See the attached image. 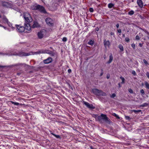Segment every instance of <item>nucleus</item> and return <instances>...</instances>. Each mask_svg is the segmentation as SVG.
Segmentation results:
<instances>
[{
  "instance_id": "1",
  "label": "nucleus",
  "mask_w": 149,
  "mask_h": 149,
  "mask_svg": "<svg viewBox=\"0 0 149 149\" xmlns=\"http://www.w3.org/2000/svg\"><path fill=\"white\" fill-rule=\"evenodd\" d=\"M92 92L95 95L98 96H106V94L100 90L97 89H93L92 90Z\"/></svg>"
},
{
  "instance_id": "2",
  "label": "nucleus",
  "mask_w": 149,
  "mask_h": 149,
  "mask_svg": "<svg viewBox=\"0 0 149 149\" xmlns=\"http://www.w3.org/2000/svg\"><path fill=\"white\" fill-rule=\"evenodd\" d=\"M23 17L25 21L27 22H32V19L29 13H24L23 14Z\"/></svg>"
},
{
  "instance_id": "3",
  "label": "nucleus",
  "mask_w": 149,
  "mask_h": 149,
  "mask_svg": "<svg viewBox=\"0 0 149 149\" xmlns=\"http://www.w3.org/2000/svg\"><path fill=\"white\" fill-rule=\"evenodd\" d=\"M2 5L4 7L7 8H13L14 6L11 2L2 1Z\"/></svg>"
},
{
  "instance_id": "4",
  "label": "nucleus",
  "mask_w": 149,
  "mask_h": 149,
  "mask_svg": "<svg viewBox=\"0 0 149 149\" xmlns=\"http://www.w3.org/2000/svg\"><path fill=\"white\" fill-rule=\"evenodd\" d=\"M95 116L96 117L97 116V119L100 122H102V120L107 122L108 121V118L105 114H102L100 116H98L97 115Z\"/></svg>"
},
{
  "instance_id": "5",
  "label": "nucleus",
  "mask_w": 149,
  "mask_h": 149,
  "mask_svg": "<svg viewBox=\"0 0 149 149\" xmlns=\"http://www.w3.org/2000/svg\"><path fill=\"white\" fill-rule=\"evenodd\" d=\"M46 24L50 26H53L54 25V21L49 17L45 19Z\"/></svg>"
},
{
  "instance_id": "6",
  "label": "nucleus",
  "mask_w": 149,
  "mask_h": 149,
  "mask_svg": "<svg viewBox=\"0 0 149 149\" xmlns=\"http://www.w3.org/2000/svg\"><path fill=\"white\" fill-rule=\"evenodd\" d=\"M2 21L3 22L5 23H7L9 26V27H11L13 30L15 28L14 27H13L12 24L8 22V19L6 17H4L3 18Z\"/></svg>"
},
{
  "instance_id": "7",
  "label": "nucleus",
  "mask_w": 149,
  "mask_h": 149,
  "mask_svg": "<svg viewBox=\"0 0 149 149\" xmlns=\"http://www.w3.org/2000/svg\"><path fill=\"white\" fill-rule=\"evenodd\" d=\"M17 31L19 32H23L24 31L25 28L23 26H21L19 25H16Z\"/></svg>"
},
{
  "instance_id": "8",
  "label": "nucleus",
  "mask_w": 149,
  "mask_h": 149,
  "mask_svg": "<svg viewBox=\"0 0 149 149\" xmlns=\"http://www.w3.org/2000/svg\"><path fill=\"white\" fill-rule=\"evenodd\" d=\"M46 31L45 30H42L40 32H38V38L40 39L42 38L44 36V35L46 33Z\"/></svg>"
},
{
  "instance_id": "9",
  "label": "nucleus",
  "mask_w": 149,
  "mask_h": 149,
  "mask_svg": "<svg viewBox=\"0 0 149 149\" xmlns=\"http://www.w3.org/2000/svg\"><path fill=\"white\" fill-rule=\"evenodd\" d=\"M38 10L42 13H46V12L43 6L40 5V6L38 7Z\"/></svg>"
},
{
  "instance_id": "10",
  "label": "nucleus",
  "mask_w": 149,
  "mask_h": 149,
  "mask_svg": "<svg viewBox=\"0 0 149 149\" xmlns=\"http://www.w3.org/2000/svg\"><path fill=\"white\" fill-rule=\"evenodd\" d=\"M104 47L106 48L107 47H109L110 46V42L109 40L107 41L105 39L104 40Z\"/></svg>"
},
{
  "instance_id": "11",
  "label": "nucleus",
  "mask_w": 149,
  "mask_h": 149,
  "mask_svg": "<svg viewBox=\"0 0 149 149\" xmlns=\"http://www.w3.org/2000/svg\"><path fill=\"white\" fill-rule=\"evenodd\" d=\"M52 59L51 57H48L47 59L44 60L43 62L45 64H48L52 62Z\"/></svg>"
},
{
  "instance_id": "12",
  "label": "nucleus",
  "mask_w": 149,
  "mask_h": 149,
  "mask_svg": "<svg viewBox=\"0 0 149 149\" xmlns=\"http://www.w3.org/2000/svg\"><path fill=\"white\" fill-rule=\"evenodd\" d=\"M83 104L89 108L92 109L94 108L93 105L92 104H90L88 102L84 101Z\"/></svg>"
},
{
  "instance_id": "13",
  "label": "nucleus",
  "mask_w": 149,
  "mask_h": 149,
  "mask_svg": "<svg viewBox=\"0 0 149 149\" xmlns=\"http://www.w3.org/2000/svg\"><path fill=\"white\" fill-rule=\"evenodd\" d=\"M49 50L47 49L42 50L35 52L36 54H38L40 53H47V54Z\"/></svg>"
},
{
  "instance_id": "14",
  "label": "nucleus",
  "mask_w": 149,
  "mask_h": 149,
  "mask_svg": "<svg viewBox=\"0 0 149 149\" xmlns=\"http://www.w3.org/2000/svg\"><path fill=\"white\" fill-rule=\"evenodd\" d=\"M39 6V5L37 4H35L31 6V8L33 10H37L38 9V7Z\"/></svg>"
},
{
  "instance_id": "15",
  "label": "nucleus",
  "mask_w": 149,
  "mask_h": 149,
  "mask_svg": "<svg viewBox=\"0 0 149 149\" xmlns=\"http://www.w3.org/2000/svg\"><path fill=\"white\" fill-rule=\"evenodd\" d=\"M18 55L19 56H29L30 55V54L29 53H25L24 52H20L18 53Z\"/></svg>"
},
{
  "instance_id": "16",
  "label": "nucleus",
  "mask_w": 149,
  "mask_h": 149,
  "mask_svg": "<svg viewBox=\"0 0 149 149\" xmlns=\"http://www.w3.org/2000/svg\"><path fill=\"white\" fill-rule=\"evenodd\" d=\"M25 29H26L28 31H30L31 30V26L30 24L28 23H27L25 24Z\"/></svg>"
},
{
  "instance_id": "17",
  "label": "nucleus",
  "mask_w": 149,
  "mask_h": 149,
  "mask_svg": "<svg viewBox=\"0 0 149 149\" xmlns=\"http://www.w3.org/2000/svg\"><path fill=\"white\" fill-rule=\"evenodd\" d=\"M137 3L140 8H142L143 6V3L141 0H137Z\"/></svg>"
},
{
  "instance_id": "18",
  "label": "nucleus",
  "mask_w": 149,
  "mask_h": 149,
  "mask_svg": "<svg viewBox=\"0 0 149 149\" xmlns=\"http://www.w3.org/2000/svg\"><path fill=\"white\" fill-rule=\"evenodd\" d=\"M113 60V57L112 54V53H110L109 56V61L107 62V63L110 64V63Z\"/></svg>"
},
{
  "instance_id": "19",
  "label": "nucleus",
  "mask_w": 149,
  "mask_h": 149,
  "mask_svg": "<svg viewBox=\"0 0 149 149\" xmlns=\"http://www.w3.org/2000/svg\"><path fill=\"white\" fill-rule=\"evenodd\" d=\"M40 26V25L37 22H34L32 26L33 28L38 27Z\"/></svg>"
},
{
  "instance_id": "20",
  "label": "nucleus",
  "mask_w": 149,
  "mask_h": 149,
  "mask_svg": "<svg viewBox=\"0 0 149 149\" xmlns=\"http://www.w3.org/2000/svg\"><path fill=\"white\" fill-rule=\"evenodd\" d=\"M94 44V41L92 40H90L88 42V44L91 45H93Z\"/></svg>"
},
{
  "instance_id": "21",
  "label": "nucleus",
  "mask_w": 149,
  "mask_h": 149,
  "mask_svg": "<svg viewBox=\"0 0 149 149\" xmlns=\"http://www.w3.org/2000/svg\"><path fill=\"white\" fill-rule=\"evenodd\" d=\"M118 47L121 51H123V47L122 45H119L118 46Z\"/></svg>"
},
{
  "instance_id": "22",
  "label": "nucleus",
  "mask_w": 149,
  "mask_h": 149,
  "mask_svg": "<svg viewBox=\"0 0 149 149\" xmlns=\"http://www.w3.org/2000/svg\"><path fill=\"white\" fill-rule=\"evenodd\" d=\"M143 61L145 65L146 66H148L149 65V63L145 59L143 60Z\"/></svg>"
},
{
  "instance_id": "23",
  "label": "nucleus",
  "mask_w": 149,
  "mask_h": 149,
  "mask_svg": "<svg viewBox=\"0 0 149 149\" xmlns=\"http://www.w3.org/2000/svg\"><path fill=\"white\" fill-rule=\"evenodd\" d=\"M144 84L146 88L148 89H149V84L146 81H145Z\"/></svg>"
},
{
  "instance_id": "24",
  "label": "nucleus",
  "mask_w": 149,
  "mask_h": 149,
  "mask_svg": "<svg viewBox=\"0 0 149 149\" xmlns=\"http://www.w3.org/2000/svg\"><path fill=\"white\" fill-rule=\"evenodd\" d=\"M47 54L51 55V56H53L54 55V52L51 51H50L49 50Z\"/></svg>"
},
{
  "instance_id": "25",
  "label": "nucleus",
  "mask_w": 149,
  "mask_h": 149,
  "mask_svg": "<svg viewBox=\"0 0 149 149\" xmlns=\"http://www.w3.org/2000/svg\"><path fill=\"white\" fill-rule=\"evenodd\" d=\"M112 115L113 116L116 117V118L118 119H119L120 118V117L118 116L115 113H113L112 114Z\"/></svg>"
},
{
  "instance_id": "26",
  "label": "nucleus",
  "mask_w": 149,
  "mask_h": 149,
  "mask_svg": "<svg viewBox=\"0 0 149 149\" xmlns=\"http://www.w3.org/2000/svg\"><path fill=\"white\" fill-rule=\"evenodd\" d=\"M114 4L112 3H110L108 5V7L109 8H111L114 6Z\"/></svg>"
},
{
  "instance_id": "27",
  "label": "nucleus",
  "mask_w": 149,
  "mask_h": 149,
  "mask_svg": "<svg viewBox=\"0 0 149 149\" xmlns=\"http://www.w3.org/2000/svg\"><path fill=\"white\" fill-rule=\"evenodd\" d=\"M134 12L132 10H131L129 12L128 14L130 15H132L134 14Z\"/></svg>"
},
{
  "instance_id": "28",
  "label": "nucleus",
  "mask_w": 149,
  "mask_h": 149,
  "mask_svg": "<svg viewBox=\"0 0 149 149\" xmlns=\"http://www.w3.org/2000/svg\"><path fill=\"white\" fill-rule=\"evenodd\" d=\"M132 111L134 112L135 113H137L138 112H141V110H132Z\"/></svg>"
},
{
  "instance_id": "29",
  "label": "nucleus",
  "mask_w": 149,
  "mask_h": 149,
  "mask_svg": "<svg viewBox=\"0 0 149 149\" xmlns=\"http://www.w3.org/2000/svg\"><path fill=\"white\" fill-rule=\"evenodd\" d=\"M120 78L121 79L122 81V82H121L122 84H124L125 83V79L124 77H120Z\"/></svg>"
},
{
  "instance_id": "30",
  "label": "nucleus",
  "mask_w": 149,
  "mask_h": 149,
  "mask_svg": "<svg viewBox=\"0 0 149 149\" xmlns=\"http://www.w3.org/2000/svg\"><path fill=\"white\" fill-rule=\"evenodd\" d=\"M52 134L55 137H56L57 138H60V136L59 135H56L55 134L52 133Z\"/></svg>"
},
{
  "instance_id": "31",
  "label": "nucleus",
  "mask_w": 149,
  "mask_h": 149,
  "mask_svg": "<svg viewBox=\"0 0 149 149\" xmlns=\"http://www.w3.org/2000/svg\"><path fill=\"white\" fill-rule=\"evenodd\" d=\"M11 102L12 104H14L15 105H18L19 104V103L17 102H15L13 101H11Z\"/></svg>"
},
{
  "instance_id": "32",
  "label": "nucleus",
  "mask_w": 149,
  "mask_h": 149,
  "mask_svg": "<svg viewBox=\"0 0 149 149\" xmlns=\"http://www.w3.org/2000/svg\"><path fill=\"white\" fill-rule=\"evenodd\" d=\"M16 65H22V66H23L24 67H25L26 66V65L25 64L18 63V64H17Z\"/></svg>"
},
{
  "instance_id": "33",
  "label": "nucleus",
  "mask_w": 149,
  "mask_h": 149,
  "mask_svg": "<svg viewBox=\"0 0 149 149\" xmlns=\"http://www.w3.org/2000/svg\"><path fill=\"white\" fill-rule=\"evenodd\" d=\"M0 54L3 55H10L11 54H9L8 53H3L2 52H0Z\"/></svg>"
},
{
  "instance_id": "34",
  "label": "nucleus",
  "mask_w": 149,
  "mask_h": 149,
  "mask_svg": "<svg viewBox=\"0 0 149 149\" xmlns=\"http://www.w3.org/2000/svg\"><path fill=\"white\" fill-rule=\"evenodd\" d=\"M67 40V38L66 37H63L62 39V41L63 42H66Z\"/></svg>"
},
{
  "instance_id": "35",
  "label": "nucleus",
  "mask_w": 149,
  "mask_h": 149,
  "mask_svg": "<svg viewBox=\"0 0 149 149\" xmlns=\"http://www.w3.org/2000/svg\"><path fill=\"white\" fill-rule=\"evenodd\" d=\"M141 93L143 95H144L145 93L143 89H142L140 90Z\"/></svg>"
},
{
  "instance_id": "36",
  "label": "nucleus",
  "mask_w": 149,
  "mask_h": 149,
  "mask_svg": "<svg viewBox=\"0 0 149 149\" xmlns=\"http://www.w3.org/2000/svg\"><path fill=\"white\" fill-rule=\"evenodd\" d=\"M125 118L126 120H130V118L129 116H125Z\"/></svg>"
},
{
  "instance_id": "37",
  "label": "nucleus",
  "mask_w": 149,
  "mask_h": 149,
  "mask_svg": "<svg viewBox=\"0 0 149 149\" xmlns=\"http://www.w3.org/2000/svg\"><path fill=\"white\" fill-rule=\"evenodd\" d=\"M131 46L134 49L135 47V44L134 43H133L132 44Z\"/></svg>"
},
{
  "instance_id": "38",
  "label": "nucleus",
  "mask_w": 149,
  "mask_h": 149,
  "mask_svg": "<svg viewBox=\"0 0 149 149\" xmlns=\"http://www.w3.org/2000/svg\"><path fill=\"white\" fill-rule=\"evenodd\" d=\"M128 91L130 93H133V91L131 88L129 89Z\"/></svg>"
},
{
  "instance_id": "39",
  "label": "nucleus",
  "mask_w": 149,
  "mask_h": 149,
  "mask_svg": "<svg viewBox=\"0 0 149 149\" xmlns=\"http://www.w3.org/2000/svg\"><path fill=\"white\" fill-rule=\"evenodd\" d=\"M116 96V95L115 93H113L112 95L111 96V97L112 98H114Z\"/></svg>"
},
{
  "instance_id": "40",
  "label": "nucleus",
  "mask_w": 149,
  "mask_h": 149,
  "mask_svg": "<svg viewBox=\"0 0 149 149\" xmlns=\"http://www.w3.org/2000/svg\"><path fill=\"white\" fill-rule=\"evenodd\" d=\"M89 11L91 12H93L94 11V10L93 9V8H90V9H89Z\"/></svg>"
},
{
  "instance_id": "41",
  "label": "nucleus",
  "mask_w": 149,
  "mask_h": 149,
  "mask_svg": "<svg viewBox=\"0 0 149 149\" xmlns=\"http://www.w3.org/2000/svg\"><path fill=\"white\" fill-rule=\"evenodd\" d=\"M125 41L127 42H128L129 41V38L127 37H126L125 38Z\"/></svg>"
},
{
  "instance_id": "42",
  "label": "nucleus",
  "mask_w": 149,
  "mask_h": 149,
  "mask_svg": "<svg viewBox=\"0 0 149 149\" xmlns=\"http://www.w3.org/2000/svg\"><path fill=\"white\" fill-rule=\"evenodd\" d=\"M132 74L134 75H136V73L135 71L133 70L132 71Z\"/></svg>"
},
{
  "instance_id": "43",
  "label": "nucleus",
  "mask_w": 149,
  "mask_h": 149,
  "mask_svg": "<svg viewBox=\"0 0 149 149\" xmlns=\"http://www.w3.org/2000/svg\"><path fill=\"white\" fill-rule=\"evenodd\" d=\"M136 40H139L140 39L139 36H138L137 35L136 37Z\"/></svg>"
},
{
  "instance_id": "44",
  "label": "nucleus",
  "mask_w": 149,
  "mask_h": 149,
  "mask_svg": "<svg viewBox=\"0 0 149 149\" xmlns=\"http://www.w3.org/2000/svg\"><path fill=\"white\" fill-rule=\"evenodd\" d=\"M146 75L147 77L149 79V72H146Z\"/></svg>"
},
{
  "instance_id": "45",
  "label": "nucleus",
  "mask_w": 149,
  "mask_h": 149,
  "mask_svg": "<svg viewBox=\"0 0 149 149\" xmlns=\"http://www.w3.org/2000/svg\"><path fill=\"white\" fill-rule=\"evenodd\" d=\"M101 73L100 74V76H102V75L103 74V70H101Z\"/></svg>"
},
{
  "instance_id": "46",
  "label": "nucleus",
  "mask_w": 149,
  "mask_h": 149,
  "mask_svg": "<svg viewBox=\"0 0 149 149\" xmlns=\"http://www.w3.org/2000/svg\"><path fill=\"white\" fill-rule=\"evenodd\" d=\"M143 31H144L147 34H149V32L146 30H143Z\"/></svg>"
},
{
  "instance_id": "47",
  "label": "nucleus",
  "mask_w": 149,
  "mask_h": 149,
  "mask_svg": "<svg viewBox=\"0 0 149 149\" xmlns=\"http://www.w3.org/2000/svg\"><path fill=\"white\" fill-rule=\"evenodd\" d=\"M118 33H120L121 32V29H118Z\"/></svg>"
},
{
  "instance_id": "48",
  "label": "nucleus",
  "mask_w": 149,
  "mask_h": 149,
  "mask_svg": "<svg viewBox=\"0 0 149 149\" xmlns=\"http://www.w3.org/2000/svg\"><path fill=\"white\" fill-rule=\"evenodd\" d=\"M110 35L111 36H114V33H113V32H111L110 33Z\"/></svg>"
},
{
  "instance_id": "49",
  "label": "nucleus",
  "mask_w": 149,
  "mask_h": 149,
  "mask_svg": "<svg viewBox=\"0 0 149 149\" xmlns=\"http://www.w3.org/2000/svg\"><path fill=\"white\" fill-rule=\"evenodd\" d=\"M68 72L69 73H70L71 72V70L70 69H69L68 70Z\"/></svg>"
},
{
  "instance_id": "50",
  "label": "nucleus",
  "mask_w": 149,
  "mask_h": 149,
  "mask_svg": "<svg viewBox=\"0 0 149 149\" xmlns=\"http://www.w3.org/2000/svg\"><path fill=\"white\" fill-rule=\"evenodd\" d=\"M22 73V72H18L17 73V75L19 76Z\"/></svg>"
},
{
  "instance_id": "51",
  "label": "nucleus",
  "mask_w": 149,
  "mask_h": 149,
  "mask_svg": "<svg viewBox=\"0 0 149 149\" xmlns=\"http://www.w3.org/2000/svg\"><path fill=\"white\" fill-rule=\"evenodd\" d=\"M116 26L117 28H118L119 27V24H117L116 25Z\"/></svg>"
},
{
  "instance_id": "52",
  "label": "nucleus",
  "mask_w": 149,
  "mask_h": 149,
  "mask_svg": "<svg viewBox=\"0 0 149 149\" xmlns=\"http://www.w3.org/2000/svg\"><path fill=\"white\" fill-rule=\"evenodd\" d=\"M139 45V46L140 47H142V44L140 43Z\"/></svg>"
},
{
  "instance_id": "53",
  "label": "nucleus",
  "mask_w": 149,
  "mask_h": 149,
  "mask_svg": "<svg viewBox=\"0 0 149 149\" xmlns=\"http://www.w3.org/2000/svg\"><path fill=\"white\" fill-rule=\"evenodd\" d=\"M107 79H109V75H107Z\"/></svg>"
},
{
  "instance_id": "54",
  "label": "nucleus",
  "mask_w": 149,
  "mask_h": 149,
  "mask_svg": "<svg viewBox=\"0 0 149 149\" xmlns=\"http://www.w3.org/2000/svg\"><path fill=\"white\" fill-rule=\"evenodd\" d=\"M139 29H141V30H143H143H145V29H142V28H139Z\"/></svg>"
},
{
  "instance_id": "55",
  "label": "nucleus",
  "mask_w": 149,
  "mask_h": 149,
  "mask_svg": "<svg viewBox=\"0 0 149 149\" xmlns=\"http://www.w3.org/2000/svg\"><path fill=\"white\" fill-rule=\"evenodd\" d=\"M118 85H119V87H120V83H118Z\"/></svg>"
},
{
  "instance_id": "56",
  "label": "nucleus",
  "mask_w": 149,
  "mask_h": 149,
  "mask_svg": "<svg viewBox=\"0 0 149 149\" xmlns=\"http://www.w3.org/2000/svg\"><path fill=\"white\" fill-rule=\"evenodd\" d=\"M3 67V66H0V67H1V68H2V67Z\"/></svg>"
},
{
  "instance_id": "57",
  "label": "nucleus",
  "mask_w": 149,
  "mask_h": 149,
  "mask_svg": "<svg viewBox=\"0 0 149 149\" xmlns=\"http://www.w3.org/2000/svg\"><path fill=\"white\" fill-rule=\"evenodd\" d=\"M147 38L149 40V36H147Z\"/></svg>"
},
{
  "instance_id": "58",
  "label": "nucleus",
  "mask_w": 149,
  "mask_h": 149,
  "mask_svg": "<svg viewBox=\"0 0 149 149\" xmlns=\"http://www.w3.org/2000/svg\"><path fill=\"white\" fill-rule=\"evenodd\" d=\"M1 15H0V18H1Z\"/></svg>"
},
{
  "instance_id": "59",
  "label": "nucleus",
  "mask_w": 149,
  "mask_h": 149,
  "mask_svg": "<svg viewBox=\"0 0 149 149\" xmlns=\"http://www.w3.org/2000/svg\"><path fill=\"white\" fill-rule=\"evenodd\" d=\"M123 37H125V35H124V34H123Z\"/></svg>"
},
{
  "instance_id": "60",
  "label": "nucleus",
  "mask_w": 149,
  "mask_h": 149,
  "mask_svg": "<svg viewBox=\"0 0 149 149\" xmlns=\"http://www.w3.org/2000/svg\"><path fill=\"white\" fill-rule=\"evenodd\" d=\"M148 34V36H149V34Z\"/></svg>"
},
{
  "instance_id": "61",
  "label": "nucleus",
  "mask_w": 149,
  "mask_h": 149,
  "mask_svg": "<svg viewBox=\"0 0 149 149\" xmlns=\"http://www.w3.org/2000/svg\"><path fill=\"white\" fill-rule=\"evenodd\" d=\"M0 26H1V25L0 24Z\"/></svg>"
}]
</instances>
